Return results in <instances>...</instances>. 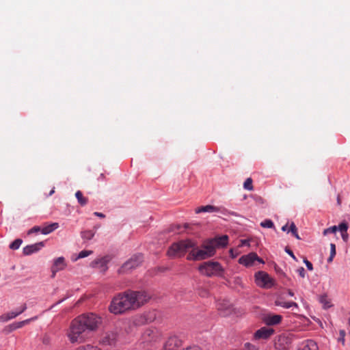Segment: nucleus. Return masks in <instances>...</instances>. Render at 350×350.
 Returning a JSON list of instances; mask_svg holds the SVG:
<instances>
[{"instance_id": "f257e3e1", "label": "nucleus", "mask_w": 350, "mask_h": 350, "mask_svg": "<svg viewBox=\"0 0 350 350\" xmlns=\"http://www.w3.org/2000/svg\"><path fill=\"white\" fill-rule=\"evenodd\" d=\"M151 296L145 291L126 290L118 293L109 306L111 313L118 315L136 310L146 304Z\"/></svg>"}, {"instance_id": "f03ea898", "label": "nucleus", "mask_w": 350, "mask_h": 350, "mask_svg": "<svg viewBox=\"0 0 350 350\" xmlns=\"http://www.w3.org/2000/svg\"><path fill=\"white\" fill-rule=\"evenodd\" d=\"M196 243L191 239L181 240L174 243L169 247L167 254L171 258L183 256L189 250H195Z\"/></svg>"}, {"instance_id": "7ed1b4c3", "label": "nucleus", "mask_w": 350, "mask_h": 350, "mask_svg": "<svg viewBox=\"0 0 350 350\" xmlns=\"http://www.w3.org/2000/svg\"><path fill=\"white\" fill-rule=\"evenodd\" d=\"M81 319L79 316L75 319L70 325V331L68 333V336L72 343L83 342L85 338L86 329L83 325Z\"/></svg>"}, {"instance_id": "20e7f679", "label": "nucleus", "mask_w": 350, "mask_h": 350, "mask_svg": "<svg viewBox=\"0 0 350 350\" xmlns=\"http://www.w3.org/2000/svg\"><path fill=\"white\" fill-rule=\"evenodd\" d=\"M228 237L223 235L213 239H206L203 241L201 247L204 249L211 257L215 254L216 249L227 245Z\"/></svg>"}, {"instance_id": "39448f33", "label": "nucleus", "mask_w": 350, "mask_h": 350, "mask_svg": "<svg viewBox=\"0 0 350 350\" xmlns=\"http://www.w3.org/2000/svg\"><path fill=\"white\" fill-rule=\"evenodd\" d=\"M198 271L202 275L207 277H212L213 275H221L224 269L221 264L216 261H206L204 262L198 267Z\"/></svg>"}, {"instance_id": "423d86ee", "label": "nucleus", "mask_w": 350, "mask_h": 350, "mask_svg": "<svg viewBox=\"0 0 350 350\" xmlns=\"http://www.w3.org/2000/svg\"><path fill=\"white\" fill-rule=\"evenodd\" d=\"M87 330L94 331L101 323V318L94 313L84 314L79 316Z\"/></svg>"}, {"instance_id": "0eeeda50", "label": "nucleus", "mask_w": 350, "mask_h": 350, "mask_svg": "<svg viewBox=\"0 0 350 350\" xmlns=\"http://www.w3.org/2000/svg\"><path fill=\"white\" fill-rule=\"evenodd\" d=\"M255 282L257 286L264 288H270L274 285V280L262 271L255 273Z\"/></svg>"}, {"instance_id": "6e6552de", "label": "nucleus", "mask_w": 350, "mask_h": 350, "mask_svg": "<svg viewBox=\"0 0 350 350\" xmlns=\"http://www.w3.org/2000/svg\"><path fill=\"white\" fill-rule=\"evenodd\" d=\"M143 256L142 254L135 255L124 262L118 269L120 274L125 273L128 271L137 267L142 262Z\"/></svg>"}, {"instance_id": "1a4fd4ad", "label": "nucleus", "mask_w": 350, "mask_h": 350, "mask_svg": "<svg viewBox=\"0 0 350 350\" xmlns=\"http://www.w3.org/2000/svg\"><path fill=\"white\" fill-rule=\"evenodd\" d=\"M293 341L289 334H281L275 339L274 347L276 350H289Z\"/></svg>"}, {"instance_id": "9d476101", "label": "nucleus", "mask_w": 350, "mask_h": 350, "mask_svg": "<svg viewBox=\"0 0 350 350\" xmlns=\"http://www.w3.org/2000/svg\"><path fill=\"white\" fill-rule=\"evenodd\" d=\"M258 261L260 263L264 264V260L258 256L255 252H251L247 255H243L239 259V262L245 267L252 266L254 261Z\"/></svg>"}, {"instance_id": "9b49d317", "label": "nucleus", "mask_w": 350, "mask_h": 350, "mask_svg": "<svg viewBox=\"0 0 350 350\" xmlns=\"http://www.w3.org/2000/svg\"><path fill=\"white\" fill-rule=\"evenodd\" d=\"M161 332L155 327L148 328L143 334V338L147 342H156L161 339Z\"/></svg>"}, {"instance_id": "f8f14e48", "label": "nucleus", "mask_w": 350, "mask_h": 350, "mask_svg": "<svg viewBox=\"0 0 350 350\" xmlns=\"http://www.w3.org/2000/svg\"><path fill=\"white\" fill-rule=\"evenodd\" d=\"M211 256H209V254L203 248L200 250H192L189 255L187 257V259L189 260H202Z\"/></svg>"}, {"instance_id": "ddd939ff", "label": "nucleus", "mask_w": 350, "mask_h": 350, "mask_svg": "<svg viewBox=\"0 0 350 350\" xmlns=\"http://www.w3.org/2000/svg\"><path fill=\"white\" fill-rule=\"evenodd\" d=\"M274 333V329L273 328H269L267 327H261L258 329L254 334V338L255 339H268Z\"/></svg>"}, {"instance_id": "4468645a", "label": "nucleus", "mask_w": 350, "mask_h": 350, "mask_svg": "<svg viewBox=\"0 0 350 350\" xmlns=\"http://www.w3.org/2000/svg\"><path fill=\"white\" fill-rule=\"evenodd\" d=\"M182 342L176 336H171L165 342L163 350H178L181 346Z\"/></svg>"}, {"instance_id": "2eb2a0df", "label": "nucleus", "mask_w": 350, "mask_h": 350, "mask_svg": "<svg viewBox=\"0 0 350 350\" xmlns=\"http://www.w3.org/2000/svg\"><path fill=\"white\" fill-rule=\"evenodd\" d=\"M66 267V264L64 257H59L56 258L51 268L52 272L51 278H55L56 273L59 271L64 270Z\"/></svg>"}, {"instance_id": "dca6fc26", "label": "nucleus", "mask_w": 350, "mask_h": 350, "mask_svg": "<svg viewBox=\"0 0 350 350\" xmlns=\"http://www.w3.org/2000/svg\"><path fill=\"white\" fill-rule=\"evenodd\" d=\"M43 246L44 243L42 241L33 245H27L23 248V253L24 255L28 256L39 251Z\"/></svg>"}, {"instance_id": "f3484780", "label": "nucleus", "mask_w": 350, "mask_h": 350, "mask_svg": "<svg viewBox=\"0 0 350 350\" xmlns=\"http://www.w3.org/2000/svg\"><path fill=\"white\" fill-rule=\"evenodd\" d=\"M108 261L107 257L96 259L91 262V266L92 267H99L102 272H105L108 269Z\"/></svg>"}, {"instance_id": "a211bd4d", "label": "nucleus", "mask_w": 350, "mask_h": 350, "mask_svg": "<svg viewBox=\"0 0 350 350\" xmlns=\"http://www.w3.org/2000/svg\"><path fill=\"white\" fill-rule=\"evenodd\" d=\"M218 310L222 316L225 317L231 314L234 311V308L228 302L224 301L219 304Z\"/></svg>"}, {"instance_id": "6ab92c4d", "label": "nucleus", "mask_w": 350, "mask_h": 350, "mask_svg": "<svg viewBox=\"0 0 350 350\" xmlns=\"http://www.w3.org/2000/svg\"><path fill=\"white\" fill-rule=\"evenodd\" d=\"M282 319V317L279 314L267 315L264 319V322L267 325H275L279 324Z\"/></svg>"}, {"instance_id": "aec40b11", "label": "nucleus", "mask_w": 350, "mask_h": 350, "mask_svg": "<svg viewBox=\"0 0 350 350\" xmlns=\"http://www.w3.org/2000/svg\"><path fill=\"white\" fill-rule=\"evenodd\" d=\"M30 319H27L23 321L16 322L12 324H10L4 327L3 332H5L6 334L10 333L12 331L15 330L16 329L20 328L25 325V324L28 323Z\"/></svg>"}, {"instance_id": "412c9836", "label": "nucleus", "mask_w": 350, "mask_h": 350, "mask_svg": "<svg viewBox=\"0 0 350 350\" xmlns=\"http://www.w3.org/2000/svg\"><path fill=\"white\" fill-rule=\"evenodd\" d=\"M116 340H117L116 334L114 333H111V334H107L103 338V342L105 345H113L116 344Z\"/></svg>"}, {"instance_id": "4be33fe9", "label": "nucleus", "mask_w": 350, "mask_h": 350, "mask_svg": "<svg viewBox=\"0 0 350 350\" xmlns=\"http://www.w3.org/2000/svg\"><path fill=\"white\" fill-rule=\"evenodd\" d=\"M219 208L217 206H214L213 205H206L198 207L196 210V213H200L202 212H218Z\"/></svg>"}, {"instance_id": "5701e85b", "label": "nucleus", "mask_w": 350, "mask_h": 350, "mask_svg": "<svg viewBox=\"0 0 350 350\" xmlns=\"http://www.w3.org/2000/svg\"><path fill=\"white\" fill-rule=\"evenodd\" d=\"M59 226L58 223H53L42 228L41 232L44 234H47L57 229Z\"/></svg>"}, {"instance_id": "b1692460", "label": "nucleus", "mask_w": 350, "mask_h": 350, "mask_svg": "<svg viewBox=\"0 0 350 350\" xmlns=\"http://www.w3.org/2000/svg\"><path fill=\"white\" fill-rule=\"evenodd\" d=\"M275 305L278 306H281V307H283V308H291L292 306H294V307H296V308L298 307L297 304L295 303V302H293V301L286 302V301H280V300H276L275 301Z\"/></svg>"}, {"instance_id": "393cba45", "label": "nucleus", "mask_w": 350, "mask_h": 350, "mask_svg": "<svg viewBox=\"0 0 350 350\" xmlns=\"http://www.w3.org/2000/svg\"><path fill=\"white\" fill-rule=\"evenodd\" d=\"M303 350H319L317 343L312 340H308Z\"/></svg>"}, {"instance_id": "a878e982", "label": "nucleus", "mask_w": 350, "mask_h": 350, "mask_svg": "<svg viewBox=\"0 0 350 350\" xmlns=\"http://www.w3.org/2000/svg\"><path fill=\"white\" fill-rule=\"evenodd\" d=\"M75 196L78 200V202L81 205V206H85L88 202V198L86 197H84L83 196V193L81 191H77L75 193Z\"/></svg>"}, {"instance_id": "bb28decb", "label": "nucleus", "mask_w": 350, "mask_h": 350, "mask_svg": "<svg viewBox=\"0 0 350 350\" xmlns=\"http://www.w3.org/2000/svg\"><path fill=\"white\" fill-rule=\"evenodd\" d=\"M27 308V306H26V304H24L22 306H21V308L20 310L16 312H11V313H8L7 317L5 318V320H8V319H12V318H14L16 317H17L18 315H19L20 314H21L22 312H23Z\"/></svg>"}, {"instance_id": "cd10ccee", "label": "nucleus", "mask_w": 350, "mask_h": 350, "mask_svg": "<svg viewBox=\"0 0 350 350\" xmlns=\"http://www.w3.org/2000/svg\"><path fill=\"white\" fill-rule=\"evenodd\" d=\"M94 234H95V232H93L92 230H85V231L81 232V237L85 241H88V240L92 239L93 238V237L94 236Z\"/></svg>"}, {"instance_id": "c85d7f7f", "label": "nucleus", "mask_w": 350, "mask_h": 350, "mask_svg": "<svg viewBox=\"0 0 350 350\" xmlns=\"http://www.w3.org/2000/svg\"><path fill=\"white\" fill-rule=\"evenodd\" d=\"M320 302L323 304L325 308H329L332 307V304H330V300L328 299L326 295H321L320 297Z\"/></svg>"}, {"instance_id": "c756f323", "label": "nucleus", "mask_w": 350, "mask_h": 350, "mask_svg": "<svg viewBox=\"0 0 350 350\" xmlns=\"http://www.w3.org/2000/svg\"><path fill=\"white\" fill-rule=\"evenodd\" d=\"M22 242H23L22 239H16L10 245V248L12 250H17L19 248Z\"/></svg>"}, {"instance_id": "7c9ffc66", "label": "nucleus", "mask_w": 350, "mask_h": 350, "mask_svg": "<svg viewBox=\"0 0 350 350\" xmlns=\"http://www.w3.org/2000/svg\"><path fill=\"white\" fill-rule=\"evenodd\" d=\"M243 187L245 189L252 191L254 189L252 179L251 178H247L243 184Z\"/></svg>"}, {"instance_id": "2f4dec72", "label": "nucleus", "mask_w": 350, "mask_h": 350, "mask_svg": "<svg viewBox=\"0 0 350 350\" xmlns=\"http://www.w3.org/2000/svg\"><path fill=\"white\" fill-rule=\"evenodd\" d=\"M336 255V245L334 243L330 245V256L327 259L328 262H331L333 260L334 257Z\"/></svg>"}, {"instance_id": "473e14b6", "label": "nucleus", "mask_w": 350, "mask_h": 350, "mask_svg": "<svg viewBox=\"0 0 350 350\" xmlns=\"http://www.w3.org/2000/svg\"><path fill=\"white\" fill-rule=\"evenodd\" d=\"M148 323V320L145 315H140L137 317L135 320V323L136 325L145 324Z\"/></svg>"}, {"instance_id": "72a5a7b5", "label": "nucleus", "mask_w": 350, "mask_h": 350, "mask_svg": "<svg viewBox=\"0 0 350 350\" xmlns=\"http://www.w3.org/2000/svg\"><path fill=\"white\" fill-rule=\"evenodd\" d=\"M77 350H101L100 348L96 346H92L90 345L80 346L77 348Z\"/></svg>"}, {"instance_id": "f704fd0d", "label": "nucleus", "mask_w": 350, "mask_h": 350, "mask_svg": "<svg viewBox=\"0 0 350 350\" xmlns=\"http://www.w3.org/2000/svg\"><path fill=\"white\" fill-rule=\"evenodd\" d=\"M260 226L263 228H271L274 227L273 221L270 219H265L264 221L260 223Z\"/></svg>"}, {"instance_id": "c9c22d12", "label": "nucleus", "mask_w": 350, "mask_h": 350, "mask_svg": "<svg viewBox=\"0 0 350 350\" xmlns=\"http://www.w3.org/2000/svg\"><path fill=\"white\" fill-rule=\"evenodd\" d=\"M338 230V227L336 226H334L329 228H327L323 230V234L326 235L328 233H336Z\"/></svg>"}, {"instance_id": "e433bc0d", "label": "nucleus", "mask_w": 350, "mask_h": 350, "mask_svg": "<svg viewBox=\"0 0 350 350\" xmlns=\"http://www.w3.org/2000/svg\"><path fill=\"white\" fill-rule=\"evenodd\" d=\"M92 252H93L92 250H83L79 252L77 259L85 258V257L90 255L91 254H92Z\"/></svg>"}, {"instance_id": "4c0bfd02", "label": "nucleus", "mask_w": 350, "mask_h": 350, "mask_svg": "<svg viewBox=\"0 0 350 350\" xmlns=\"http://www.w3.org/2000/svg\"><path fill=\"white\" fill-rule=\"evenodd\" d=\"M338 227V230H340V232L347 231L348 230V224L347 222L343 221L339 224Z\"/></svg>"}, {"instance_id": "58836bf2", "label": "nucleus", "mask_w": 350, "mask_h": 350, "mask_svg": "<svg viewBox=\"0 0 350 350\" xmlns=\"http://www.w3.org/2000/svg\"><path fill=\"white\" fill-rule=\"evenodd\" d=\"M288 232H291L293 235L295 234L297 232V228L294 222H292L291 224Z\"/></svg>"}, {"instance_id": "ea45409f", "label": "nucleus", "mask_w": 350, "mask_h": 350, "mask_svg": "<svg viewBox=\"0 0 350 350\" xmlns=\"http://www.w3.org/2000/svg\"><path fill=\"white\" fill-rule=\"evenodd\" d=\"M258 349L254 345L247 342L245 344V350H258Z\"/></svg>"}, {"instance_id": "a19ab883", "label": "nucleus", "mask_w": 350, "mask_h": 350, "mask_svg": "<svg viewBox=\"0 0 350 350\" xmlns=\"http://www.w3.org/2000/svg\"><path fill=\"white\" fill-rule=\"evenodd\" d=\"M198 294L202 297H206L208 295V291L205 288L199 289Z\"/></svg>"}, {"instance_id": "79ce46f5", "label": "nucleus", "mask_w": 350, "mask_h": 350, "mask_svg": "<svg viewBox=\"0 0 350 350\" xmlns=\"http://www.w3.org/2000/svg\"><path fill=\"white\" fill-rule=\"evenodd\" d=\"M345 332L344 330L340 331V338H338L339 341H341L342 345H345Z\"/></svg>"}, {"instance_id": "37998d69", "label": "nucleus", "mask_w": 350, "mask_h": 350, "mask_svg": "<svg viewBox=\"0 0 350 350\" xmlns=\"http://www.w3.org/2000/svg\"><path fill=\"white\" fill-rule=\"evenodd\" d=\"M42 228H40V227L39 226H34L31 229H30L29 231H28V234H30L33 232H38L39 231H41Z\"/></svg>"}, {"instance_id": "c03bdc74", "label": "nucleus", "mask_w": 350, "mask_h": 350, "mask_svg": "<svg viewBox=\"0 0 350 350\" xmlns=\"http://www.w3.org/2000/svg\"><path fill=\"white\" fill-rule=\"evenodd\" d=\"M304 263L306 264L308 270L312 271L313 269L312 264L308 261L306 258L304 260Z\"/></svg>"}, {"instance_id": "a18cd8bd", "label": "nucleus", "mask_w": 350, "mask_h": 350, "mask_svg": "<svg viewBox=\"0 0 350 350\" xmlns=\"http://www.w3.org/2000/svg\"><path fill=\"white\" fill-rule=\"evenodd\" d=\"M285 252L288 254L294 260H296V257L295 256L293 251L289 249L288 247H285Z\"/></svg>"}, {"instance_id": "49530a36", "label": "nucleus", "mask_w": 350, "mask_h": 350, "mask_svg": "<svg viewBox=\"0 0 350 350\" xmlns=\"http://www.w3.org/2000/svg\"><path fill=\"white\" fill-rule=\"evenodd\" d=\"M340 233H341V237H342V239H343V241L345 242H347L348 239H349V235H348L347 231H345V232H342Z\"/></svg>"}, {"instance_id": "de8ad7c7", "label": "nucleus", "mask_w": 350, "mask_h": 350, "mask_svg": "<svg viewBox=\"0 0 350 350\" xmlns=\"http://www.w3.org/2000/svg\"><path fill=\"white\" fill-rule=\"evenodd\" d=\"M299 275L301 277V278H304L305 277V269L304 267H300L297 270Z\"/></svg>"}, {"instance_id": "09e8293b", "label": "nucleus", "mask_w": 350, "mask_h": 350, "mask_svg": "<svg viewBox=\"0 0 350 350\" xmlns=\"http://www.w3.org/2000/svg\"><path fill=\"white\" fill-rule=\"evenodd\" d=\"M94 215L98 217H100V218H105V215L102 213H99V212H95L94 213Z\"/></svg>"}, {"instance_id": "8fccbe9b", "label": "nucleus", "mask_w": 350, "mask_h": 350, "mask_svg": "<svg viewBox=\"0 0 350 350\" xmlns=\"http://www.w3.org/2000/svg\"><path fill=\"white\" fill-rule=\"evenodd\" d=\"M241 244L240 245V246L249 245L248 240H245V239L241 240Z\"/></svg>"}, {"instance_id": "3c124183", "label": "nucleus", "mask_w": 350, "mask_h": 350, "mask_svg": "<svg viewBox=\"0 0 350 350\" xmlns=\"http://www.w3.org/2000/svg\"><path fill=\"white\" fill-rule=\"evenodd\" d=\"M234 249H230V253L231 256L232 258H235L237 256V252H236V254H234Z\"/></svg>"}, {"instance_id": "603ef678", "label": "nucleus", "mask_w": 350, "mask_h": 350, "mask_svg": "<svg viewBox=\"0 0 350 350\" xmlns=\"http://www.w3.org/2000/svg\"><path fill=\"white\" fill-rule=\"evenodd\" d=\"M43 343L45 344V345H49V338H47V337H44L43 338Z\"/></svg>"}, {"instance_id": "864d4df0", "label": "nucleus", "mask_w": 350, "mask_h": 350, "mask_svg": "<svg viewBox=\"0 0 350 350\" xmlns=\"http://www.w3.org/2000/svg\"><path fill=\"white\" fill-rule=\"evenodd\" d=\"M287 228H288V225H287V224H286V225H284V226H283L282 227V231H286V230H287Z\"/></svg>"}, {"instance_id": "5fc2aeb1", "label": "nucleus", "mask_w": 350, "mask_h": 350, "mask_svg": "<svg viewBox=\"0 0 350 350\" xmlns=\"http://www.w3.org/2000/svg\"><path fill=\"white\" fill-rule=\"evenodd\" d=\"M337 202H338V204H341V199H340V196L338 195V198H337Z\"/></svg>"}, {"instance_id": "6e6d98bb", "label": "nucleus", "mask_w": 350, "mask_h": 350, "mask_svg": "<svg viewBox=\"0 0 350 350\" xmlns=\"http://www.w3.org/2000/svg\"><path fill=\"white\" fill-rule=\"evenodd\" d=\"M288 294L290 296H293V295H294V293H293L291 289H288Z\"/></svg>"}, {"instance_id": "4d7b16f0", "label": "nucleus", "mask_w": 350, "mask_h": 350, "mask_svg": "<svg viewBox=\"0 0 350 350\" xmlns=\"http://www.w3.org/2000/svg\"><path fill=\"white\" fill-rule=\"evenodd\" d=\"M293 236L297 239H301L297 232L295 234H293Z\"/></svg>"}, {"instance_id": "13d9d810", "label": "nucleus", "mask_w": 350, "mask_h": 350, "mask_svg": "<svg viewBox=\"0 0 350 350\" xmlns=\"http://www.w3.org/2000/svg\"><path fill=\"white\" fill-rule=\"evenodd\" d=\"M100 177L102 178V179H104L105 178V176L104 174H100Z\"/></svg>"}, {"instance_id": "bf43d9fd", "label": "nucleus", "mask_w": 350, "mask_h": 350, "mask_svg": "<svg viewBox=\"0 0 350 350\" xmlns=\"http://www.w3.org/2000/svg\"><path fill=\"white\" fill-rule=\"evenodd\" d=\"M259 202H262V203L263 202V200H262V198H259Z\"/></svg>"}, {"instance_id": "052dcab7", "label": "nucleus", "mask_w": 350, "mask_h": 350, "mask_svg": "<svg viewBox=\"0 0 350 350\" xmlns=\"http://www.w3.org/2000/svg\"><path fill=\"white\" fill-rule=\"evenodd\" d=\"M259 202H262V203L263 202V200H262V198H259Z\"/></svg>"}, {"instance_id": "680f3d73", "label": "nucleus", "mask_w": 350, "mask_h": 350, "mask_svg": "<svg viewBox=\"0 0 350 350\" xmlns=\"http://www.w3.org/2000/svg\"><path fill=\"white\" fill-rule=\"evenodd\" d=\"M53 193H54V190L53 189V190H51V191H50L49 195H52Z\"/></svg>"}]
</instances>
